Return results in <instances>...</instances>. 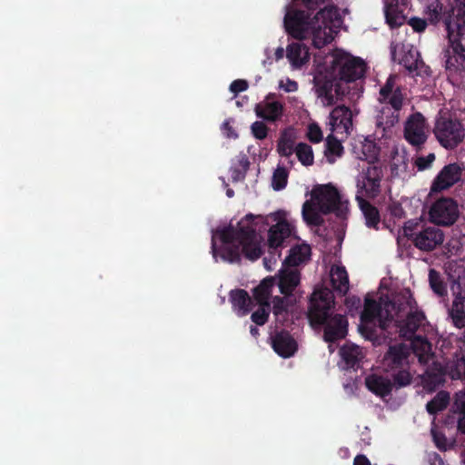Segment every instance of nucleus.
Segmentation results:
<instances>
[{
	"instance_id": "f257e3e1",
	"label": "nucleus",
	"mask_w": 465,
	"mask_h": 465,
	"mask_svg": "<svg viewBox=\"0 0 465 465\" xmlns=\"http://www.w3.org/2000/svg\"><path fill=\"white\" fill-rule=\"evenodd\" d=\"M262 223L270 225L268 230V247L270 252L282 247L289 238L298 239L294 225L286 218V213L277 211L266 216L245 215L234 227L232 223L217 229L212 237L213 256L219 252L223 261L239 262L243 254L251 261L258 260L262 249L256 232L257 225Z\"/></svg>"
},
{
	"instance_id": "bb28decb",
	"label": "nucleus",
	"mask_w": 465,
	"mask_h": 465,
	"mask_svg": "<svg viewBox=\"0 0 465 465\" xmlns=\"http://www.w3.org/2000/svg\"><path fill=\"white\" fill-rule=\"evenodd\" d=\"M230 301L233 310L239 316L247 315L254 307L252 298L243 289L231 291Z\"/></svg>"
},
{
	"instance_id": "8fccbe9b",
	"label": "nucleus",
	"mask_w": 465,
	"mask_h": 465,
	"mask_svg": "<svg viewBox=\"0 0 465 465\" xmlns=\"http://www.w3.org/2000/svg\"><path fill=\"white\" fill-rule=\"evenodd\" d=\"M251 131L256 139L263 140L268 134V128L264 123L256 121L251 125Z\"/></svg>"
},
{
	"instance_id": "7c9ffc66",
	"label": "nucleus",
	"mask_w": 465,
	"mask_h": 465,
	"mask_svg": "<svg viewBox=\"0 0 465 465\" xmlns=\"http://www.w3.org/2000/svg\"><path fill=\"white\" fill-rule=\"evenodd\" d=\"M331 282L333 290L340 295H345L349 291V276L343 266H332L331 269Z\"/></svg>"
},
{
	"instance_id": "e2e57ef3",
	"label": "nucleus",
	"mask_w": 465,
	"mask_h": 465,
	"mask_svg": "<svg viewBox=\"0 0 465 465\" xmlns=\"http://www.w3.org/2000/svg\"><path fill=\"white\" fill-rule=\"evenodd\" d=\"M326 0H302L303 4L308 8H313L316 7L322 4H323Z\"/></svg>"
},
{
	"instance_id": "423d86ee",
	"label": "nucleus",
	"mask_w": 465,
	"mask_h": 465,
	"mask_svg": "<svg viewBox=\"0 0 465 465\" xmlns=\"http://www.w3.org/2000/svg\"><path fill=\"white\" fill-rule=\"evenodd\" d=\"M403 94L396 85V76L390 75L380 89L378 100L384 104L378 115V125L383 130L394 126L400 120L399 112L403 104Z\"/></svg>"
},
{
	"instance_id": "de8ad7c7",
	"label": "nucleus",
	"mask_w": 465,
	"mask_h": 465,
	"mask_svg": "<svg viewBox=\"0 0 465 465\" xmlns=\"http://www.w3.org/2000/svg\"><path fill=\"white\" fill-rule=\"evenodd\" d=\"M425 223L422 220H409L404 223L403 235L409 240L416 233L419 232L420 228H423Z\"/></svg>"
},
{
	"instance_id": "9d476101",
	"label": "nucleus",
	"mask_w": 465,
	"mask_h": 465,
	"mask_svg": "<svg viewBox=\"0 0 465 465\" xmlns=\"http://www.w3.org/2000/svg\"><path fill=\"white\" fill-rule=\"evenodd\" d=\"M462 177V169L457 163H450L445 165L433 179L429 197L430 199L435 198L436 203H444L443 199H439L438 194L450 189Z\"/></svg>"
},
{
	"instance_id": "a211bd4d",
	"label": "nucleus",
	"mask_w": 465,
	"mask_h": 465,
	"mask_svg": "<svg viewBox=\"0 0 465 465\" xmlns=\"http://www.w3.org/2000/svg\"><path fill=\"white\" fill-rule=\"evenodd\" d=\"M410 349L404 343L391 345L383 356L382 364L386 371L409 367Z\"/></svg>"
},
{
	"instance_id": "393cba45",
	"label": "nucleus",
	"mask_w": 465,
	"mask_h": 465,
	"mask_svg": "<svg viewBox=\"0 0 465 465\" xmlns=\"http://www.w3.org/2000/svg\"><path fill=\"white\" fill-rule=\"evenodd\" d=\"M272 347L282 358L292 356L298 349L296 341L285 331H278L272 337Z\"/></svg>"
},
{
	"instance_id": "864d4df0",
	"label": "nucleus",
	"mask_w": 465,
	"mask_h": 465,
	"mask_svg": "<svg viewBox=\"0 0 465 465\" xmlns=\"http://www.w3.org/2000/svg\"><path fill=\"white\" fill-rule=\"evenodd\" d=\"M428 22L429 21L427 20V18L423 19L420 17L414 16L408 21V24L410 25V26H411L413 31L417 33H422L427 28Z\"/></svg>"
},
{
	"instance_id": "774afa93",
	"label": "nucleus",
	"mask_w": 465,
	"mask_h": 465,
	"mask_svg": "<svg viewBox=\"0 0 465 465\" xmlns=\"http://www.w3.org/2000/svg\"><path fill=\"white\" fill-rule=\"evenodd\" d=\"M227 195H228L229 197H232V196L233 195V191H232V190H231V189L227 190Z\"/></svg>"
},
{
	"instance_id": "6e6552de",
	"label": "nucleus",
	"mask_w": 465,
	"mask_h": 465,
	"mask_svg": "<svg viewBox=\"0 0 465 465\" xmlns=\"http://www.w3.org/2000/svg\"><path fill=\"white\" fill-rule=\"evenodd\" d=\"M383 170L380 164H369L357 176L356 200L359 203H369L381 193Z\"/></svg>"
},
{
	"instance_id": "c756f323",
	"label": "nucleus",
	"mask_w": 465,
	"mask_h": 465,
	"mask_svg": "<svg viewBox=\"0 0 465 465\" xmlns=\"http://www.w3.org/2000/svg\"><path fill=\"white\" fill-rule=\"evenodd\" d=\"M301 273L297 270L282 271L278 280V287L282 294L292 296V292L299 285Z\"/></svg>"
},
{
	"instance_id": "49530a36",
	"label": "nucleus",
	"mask_w": 465,
	"mask_h": 465,
	"mask_svg": "<svg viewBox=\"0 0 465 465\" xmlns=\"http://www.w3.org/2000/svg\"><path fill=\"white\" fill-rule=\"evenodd\" d=\"M271 305H259V308L252 313V321L259 326L264 325L269 319Z\"/></svg>"
},
{
	"instance_id": "0e129e2a",
	"label": "nucleus",
	"mask_w": 465,
	"mask_h": 465,
	"mask_svg": "<svg viewBox=\"0 0 465 465\" xmlns=\"http://www.w3.org/2000/svg\"><path fill=\"white\" fill-rule=\"evenodd\" d=\"M458 430L465 434V413H463L462 417H460L458 420Z\"/></svg>"
},
{
	"instance_id": "4468645a",
	"label": "nucleus",
	"mask_w": 465,
	"mask_h": 465,
	"mask_svg": "<svg viewBox=\"0 0 465 465\" xmlns=\"http://www.w3.org/2000/svg\"><path fill=\"white\" fill-rule=\"evenodd\" d=\"M348 205H302V218L310 226H321L324 220L322 214L335 213L343 218L347 213Z\"/></svg>"
},
{
	"instance_id": "bf43d9fd",
	"label": "nucleus",
	"mask_w": 465,
	"mask_h": 465,
	"mask_svg": "<svg viewBox=\"0 0 465 465\" xmlns=\"http://www.w3.org/2000/svg\"><path fill=\"white\" fill-rule=\"evenodd\" d=\"M248 88V84L244 80H235L230 85L231 92L237 94L245 91Z\"/></svg>"
},
{
	"instance_id": "79ce46f5",
	"label": "nucleus",
	"mask_w": 465,
	"mask_h": 465,
	"mask_svg": "<svg viewBox=\"0 0 465 465\" xmlns=\"http://www.w3.org/2000/svg\"><path fill=\"white\" fill-rule=\"evenodd\" d=\"M369 228L378 229L381 222L380 212L375 205H359Z\"/></svg>"
},
{
	"instance_id": "7ed1b4c3",
	"label": "nucleus",
	"mask_w": 465,
	"mask_h": 465,
	"mask_svg": "<svg viewBox=\"0 0 465 465\" xmlns=\"http://www.w3.org/2000/svg\"><path fill=\"white\" fill-rule=\"evenodd\" d=\"M339 9L328 5L321 9L313 17L303 11L288 9L284 17V26L289 35L297 39L311 37L317 48L330 44L341 25Z\"/></svg>"
},
{
	"instance_id": "0eeeda50",
	"label": "nucleus",
	"mask_w": 465,
	"mask_h": 465,
	"mask_svg": "<svg viewBox=\"0 0 465 465\" xmlns=\"http://www.w3.org/2000/svg\"><path fill=\"white\" fill-rule=\"evenodd\" d=\"M359 331L366 340L378 341L381 336L386 337L385 331L391 325V318L388 314L382 317L381 303L372 298L366 297L363 311L361 313Z\"/></svg>"
},
{
	"instance_id": "4be33fe9",
	"label": "nucleus",
	"mask_w": 465,
	"mask_h": 465,
	"mask_svg": "<svg viewBox=\"0 0 465 465\" xmlns=\"http://www.w3.org/2000/svg\"><path fill=\"white\" fill-rule=\"evenodd\" d=\"M403 316H405V319L400 321L398 318L397 320H394L392 324L396 329H399L401 336L411 339L422 324L425 315L421 311H418L415 308L414 310L403 314Z\"/></svg>"
},
{
	"instance_id": "c9c22d12",
	"label": "nucleus",
	"mask_w": 465,
	"mask_h": 465,
	"mask_svg": "<svg viewBox=\"0 0 465 465\" xmlns=\"http://www.w3.org/2000/svg\"><path fill=\"white\" fill-rule=\"evenodd\" d=\"M422 5V12L429 23L436 25L440 22L442 6L439 0H420Z\"/></svg>"
},
{
	"instance_id": "680f3d73",
	"label": "nucleus",
	"mask_w": 465,
	"mask_h": 465,
	"mask_svg": "<svg viewBox=\"0 0 465 465\" xmlns=\"http://www.w3.org/2000/svg\"><path fill=\"white\" fill-rule=\"evenodd\" d=\"M353 465H371L369 459L363 454H358L353 460Z\"/></svg>"
},
{
	"instance_id": "3c124183",
	"label": "nucleus",
	"mask_w": 465,
	"mask_h": 465,
	"mask_svg": "<svg viewBox=\"0 0 465 465\" xmlns=\"http://www.w3.org/2000/svg\"><path fill=\"white\" fill-rule=\"evenodd\" d=\"M435 160L434 153H429L427 156H420L415 160V165L419 171H423L430 167Z\"/></svg>"
},
{
	"instance_id": "58836bf2",
	"label": "nucleus",
	"mask_w": 465,
	"mask_h": 465,
	"mask_svg": "<svg viewBox=\"0 0 465 465\" xmlns=\"http://www.w3.org/2000/svg\"><path fill=\"white\" fill-rule=\"evenodd\" d=\"M296 156L299 162L304 166H311L314 163V154L311 145L300 143L295 146Z\"/></svg>"
},
{
	"instance_id": "37998d69",
	"label": "nucleus",
	"mask_w": 465,
	"mask_h": 465,
	"mask_svg": "<svg viewBox=\"0 0 465 465\" xmlns=\"http://www.w3.org/2000/svg\"><path fill=\"white\" fill-rule=\"evenodd\" d=\"M421 382L427 391H433L442 382V375L435 371L427 370L421 375Z\"/></svg>"
},
{
	"instance_id": "aec40b11",
	"label": "nucleus",
	"mask_w": 465,
	"mask_h": 465,
	"mask_svg": "<svg viewBox=\"0 0 465 465\" xmlns=\"http://www.w3.org/2000/svg\"><path fill=\"white\" fill-rule=\"evenodd\" d=\"M459 205H423L422 212L429 208L430 221L436 225H452L459 217Z\"/></svg>"
},
{
	"instance_id": "69168bd1",
	"label": "nucleus",
	"mask_w": 465,
	"mask_h": 465,
	"mask_svg": "<svg viewBox=\"0 0 465 465\" xmlns=\"http://www.w3.org/2000/svg\"><path fill=\"white\" fill-rule=\"evenodd\" d=\"M250 332L253 337L259 336V329L256 326L251 325L250 327Z\"/></svg>"
},
{
	"instance_id": "412c9836",
	"label": "nucleus",
	"mask_w": 465,
	"mask_h": 465,
	"mask_svg": "<svg viewBox=\"0 0 465 465\" xmlns=\"http://www.w3.org/2000/svg\"><path fill=\"white\" fill-rule=\"evenodd\" d=\"M272 96V94H269L262 102L256 104L254 112L257 117L274 123L280 121L283 116L284 105L280 101L274 100Z\"/></svg>"
},
{
	"instance_id": "09e8293b",
	"label": "nucleus",
	"mask_w": 465,
	"mask_h": 465,
	"mask_svg": "<svg viewBox=\"0 0 465 465\" xmlns=\"http://www.w3.org/2000/svg\"><path fill=\"white\" fill-rule=\"evenodd\" d=\"M307 137L308 139L315 143H318L322 141L323 134L316 123H310L307 127Z\"/></svg>"
},
{
	"instance_id": "a18cd8bd",
	"label": "nucleus",
	"mask_w": 465,
	"mask_h": 465,
	"mask_svg": "<svg viewBox=\"0 0 465 465\" xmlns=\"http://www.w3.org/2000/svg\"><path fill=\"white\" fill-rule=\"evenodd\" d=\"M288 173L284 167L279 166L275 169L272 178V186L274 190L279 191L286 186Z\"/></svg>"
},
{
	"instance_id": "4c0bfd02",
	"label": "nucleus",
	"mask_w": 465,
	"mask_h": 465,
	"mask_svg": "<svg viewBox=\"0 0 465 465\" xmlns=\"http://www.w3.org/2000/svg\"><path fill=\"white\" fill-rule=\"evenodd\" d=\"M335 134L331 133L326 139L327 144V159L328 162L332 163L338 157L343 153V147L341 143L334 137Z\"/></svg>"
},
{
	"instance_id": "9b49d317",
	"label": "nucleus",
	"mask_w": 465,
	"mask_h": 465,
	"mask_svg": "<svg viewBox=\"0 0 465 465\" xmlns=\"http://www.w3.org/2000/svg\"><path fill=\"white\" fill-rule=\"evenodd\" d=\"M450 291L454 296L449 316L453 325L459 329L465 327V278L453 280Z\"/></svg>"
},
{
	"instance_id": "13d9d810",
	"label": "nucleus",
	"mask_w": 465,
	"mask_h": 465,
	"mask_svg": "<svg viewBox=\"0 0 465 465\" xmlns=\"http://www.w3.org/2000/svg\"><path fill=\"white\" fill-rule=\"evenodd\" d=\"M388 210L391 215L396 220H401L405 216L402 205H388Z\"/></svg>"
},
{
	"instance_id": "39448f33",
	"label": "nucleus",
	"mask_w": 465,
	"mask_h": 465,
	"mask_svg": "<svg viewBox=\"0 0 465 465\" xmlns=\"http://www.w3.org/2000/svg\"><path fill=\"white\" fill-rule=\"evenodd\" d=\"M448 44L443 49V58L448 70L457 71L465 62V2H456L445 19Z\"/></svg>"
},
{
	"instance_id": "5fc2aeb1",
	"label": "nucleus",
	"mask_w": 465,
	"mask_h": 465,
	"mask_svg": "<svg viewBox=\"0 0 465 465\" xmlns=\"http://www.w3.org/2000/svg\"><path fill=\"white\" fill-rule=\"evenodd\" d=\"M431 435L434 440L435 445L440 450H446L447 449V438L444 433L437 430L436 429H431Z\"/></svg>"
},
{
	"instance_id": "6e6d98bb",
	"label": "nucleus",
	"mask_w": 465,
	"mask_h": 465,
	"mask_svg": "<svg viewBox=\"0 0 465 465\" xmlns=\"http://www.w3.org/2000/svg\"><path fill=\"white\" fill-rule=\"evenodd\" d=\"M279 89L286 93H293L298 90V84L290 78H282L278 83Z\"/></svg>"
},
{
	"instance_id": "338daca9",
	"label": "nucleus",
	"mask_w": 465,
	"mask_h": 465,
	"mask_svg": "<svg viewBox=\"0 0 465 465\" xmlns=\"http://www.w3.org/2000/svg\"><path fill=\"white\" fill-rule=\"evenodd\" d=\"M350 302H351V305H354L356 303L359 305L361 303V300L359 298L352 297L347 300V304H349Z\"/></svg>"
},
{
	"instance_id": "f704fd0d",
	"label": "nucleus",
	"mask_w": 465,
	"mask_h": 465,
	"mask_svg": "<svg viewBox=\"0 0 465 465\" xmlns=\"http://www.w3.org/2000/svg\"><path fill=\"white\" fill-rule=\"evenodd\" d=\"M450 393L446 391H440L427 404L426 411L430 415L435 416L444 411L450 404Z\"/></svg>"
},
{
	"instance_id": "c85d7f7f",
	"label": "nucleus",
	"mask_w": 465,
	"mask_h": 465,
	"mask_svg": "<svg viewBox=\"0 0 465 465\" xmlns=\"http://www.w3.org/2000/svg\"><path fill=\"white\" fill-rule=\"evenodd\" d=\"M287 58L293 69H299L309 62V49L303 44H292L287 47Z\"/></svg>"
},
{
	"instance_id": "473e14b6",
	"label": "nucleus",
	"mask_w": 465,
	"mask_h": 465,
	"mask_svg": "<svg viewBox=\"0 0 465 465\" xmlns=\"http://www.w3.org/2000/svg\"><path fill=\"white\" fill-rule=\"evenodd\" d=\"M274 284V279L272 277H267L252 290L253 299L259 305H271L269 299L272 295Z\"/></svg>"
},
{
	"instance_id": "2eb2a0df",
	"label": "nucleus",
	"mask_w": 465,
	"mask_h": 465,
	"mask_svg": "<svg viewBox=\"0 0 465 465\" xmlns=\"http://www.w3.org/2000/svg\"><path fill=\"white\" fill-rule=\"evenodd\" d=\"M309 195L311 203H348L349 202L343 191L331 183L314 185Z\"/></svg>"
},
{
	"instance_id": "f3484780",
	"label": "nucleus",
	"mask_w": 465,
	"mask_h": 465,
	"mask_svg": "<svg viewBox=\"0 0 465 465\" xmlns=\"http://www.w3.org/2000/svg\"><path fill=\"white\" fill-rule=\"evenodd\" d=\"M328 125L331 133L347 137L352 130V113L344 106L335 107L329 115Z\"/></svg>"
},
{
	"instance_id": "a19ab883",
	"label": "nucleus",
	"mask_w": 465,
	"mask_h": 465,
	"mask_svg": "<svg viewBox=\"0 0 465 465\" xmlns=\"http://www.w3.org/2000/svg\"><path fill=\"white\" fill-rule=\"evenodd\" d=\"M292 306L291 296H275L272 298V313L276 318L288 313L290 307Z\"/></svg>"
},
{
	"instance_id": "f03ea898",
	"label": "nucleus",
	"mask_w": 465,
	"mask_h": 465,
	"mask_svg": "<svg viewBox=\"0 0 465 465\" xmlns=\"http://www.w3.org/2000/svg\"><path fill=\"white\" fill-rule=\"evenodd\" d=\"M367 70L365 61L342 49L327 54L322 61L315 59L313 84L323 106L336 104L345 94L344 83L361 79Z\"/></svg>"
},
{
	"instance_id": "f8f14e48",
	"label": "nucleus",
	"mask_w": 465,
	"mask_h": 465,
	"mask_svg": "<svg viewBox=\"0 0 465 465\" xmlns=\"http://www.w3.org/2000/svg\"><path fill=\"white\" fill-rule=\"evenodd\" d=\"M417 303L412 297L410 289H403L392 295L391 299L384 304L385 313L389 318H391V323L394 322V317L401 318L403 314L414 310Z\"/></svg>"
},
{
	"instance_id": "ea45409f",
	"label": "nucleus",
	"mask_w": 465,
	"mask_h": 465,
	"mask_svg": "<svg viewBox=\"0 0 465 465\" xmlns=\"http://www.w3.org/2000/svg\"><path fill=\"white\" fill-rule=\"evenodd\" d=\"M429 282L430 288L438 296L444 297L447 295L446 284L441 279L440 273L434 269H430L429 272Z\"/></svg>"
},
{
	"instance_id": "ddd939ff",
	"label": "nucleus",
	"mask_w": 465,
	"mask_h": 465,
	"mask_svg": "<svg viewBox=\"0 0 465 465\" xmlns=\"http://www.w3.org/2000/svg\"><path fill=\"white\" fill-rule=\"evenodd\" d=\"M428 137V126L420 113L411 114L404 123V138L413 146L423 144Z\"/></svg>"
},
{
	"instance_id": "20e7f679",
	"label": "nucleus",
	"mask_w": 465,
	"mask_h": 465,
	"mask_svg": "<svg viewBox=\"0 0 465 465\" xmlns=\"http://www.w3.org/2000/svg\"><path fill=\"white\" fill-rule=\"evenodd\" d=\"M334 295L328 288L315 290L310 299L308 318L312 328H323V340L333 343L343 340L348 334V319L345 315L333 313Z\"/></svg>"
},
{
	"instance_id": "4d7b16f0",
	"label": "nucleus",
	"mask_w": 465,
	"mask_h": 465,
	"mask_svg": "<svg viewBox=\"0 0 465 465\" xmlns=\"http://www.w3.org/2000/svg\"><path fill=\"white\" fill-rule=\"evenodd\" d=\"M232 119H228V120L224 121L223 124H222V130H223V134L227 138H233V139H235V138L238 137V134L234 131V129H233V127L232 125Z\"/></svg>"
},
{
	"instance_id": "1a4fd4ad",
	"label": "nucleus",
	"mask_w": 465,
	"mask_h": 465,
	"mask_svg": "<svg viewBox=\"0 0 465 465\" xmlns=\"http://www.w3.org/2000/svg\"><path fill=\"white\" fill-rule=\"evenodd\" d=\"M434 134L440 145L447 149L456 147L465 137L460 122L445 116H440L436 120Z\"/></svg>"
},
{
	"instance_id": "5701e85b",
	"label": "nucleus",
	"mask_w": 465,
	"mask_h": 465,
	"mask_svg": "<svg viewBox=\"0 0 465 465\" xmlns=\"http://www.w3.org/2000/svg\"><path fill=\"white\" fill-rule=\"evenodd\" d=\"M384 15L386 23L391 27H397L406 20V9L408 7L407 0H383Z\"/></svg>"
},
{
	"instance_id": "c03bdc74",
	"label": "nucleus",
	"mask_w": 465,
	"mask_h": 465,
	"mask_svg": "<svg viewBox=\"0 0 465 465\" xmlns=\"http://www.w3.org/2000/svg\"><path fill=\"white\" fill-rule=\"evenodd\" d=\"M409 368L410 366L398 369L396 371H391L392 372L391 376L393 385H396L398 388H401L411 384L412 376L409 371Z\"/></svg>"
},
{
	"instance_id": "dca6fc26",
	"label": "nucleus",
	"mask_w": 465,
	"mask_h": 465,
	"mask_svg": "<svg viewBox=\"0 0 465 465\" xmlns=\"http://www.w3.org/2000/svg\"><path fill=\"white\" fill-rule=\"evenodd\" d=\"M410 240L419 250L429 252L443 242L444 234L441 230L435 226L424 225Z\"/></svg>"
},
{
	"instance_id": "052dcab7",
	"label": "nucleus",
	"mask_w": 465,
	"mask_h": 465,
	"mask_svg": "<svg viewBox=\"0 0 465 465\" xmlns=\"http://www.w3.org/2000/svg\"><path fill=\"white\" fill-rule=\"evenodd\" d=\"M429 464L430 465H445L444 460L440 457V454L433 452L429 455Z\"/></svg>"
},
{
	"instance_id": "e433bc0d",
	"label": "nucleus",
	"mask_w": 465,
	"mask_h": 465,
	"mask_svg": "<svg viewBox=\"0 0 465 465\" xmlns=\"http://www.w3.org/2000/svg\"><path fill=\"white\" fill-rule=\"evenodd\" d=\"M249 168V161L246 155L240 154L238 155L235 160L233 161L232 167H231V173H232V179L234 182L241 181L244 178L245 173Z\"/></svg>"
},
{
	"instance_id": "b1692460",
	"label": "nucleus",
	"mask_w": 465,
	"mask_h": 465,
	"mask_svg": "<svg viewBox=\"0 0 465 465\" xmlns=\"http://www.w3.org/2000/svg\"><path fill=\"white\" fill-rule=\"evenodd\" d=\"M352 153L360 160L367 161L369 164H378L380 149L373 140L359 137L352 143Z\"/></svg>"
},
{
	"instance_id": "6ab92c4d",
	"label": "nucleus",
	"mask_w": 465,
	"mask_h": 465,
	"mask_svg": "<svg viewBox=\"0 0 465 465\" xmlns=\"http://www.w3.org/2000/svg\"><path fill=\"white\" fill-rule=\"evenodd\" d=\"M391 55L410 72H416L423 67L419 52L411 45L392 46Z\"/></svg>"
},
{
	"instance_id": "72a5a7b5",
	"label": "nucleus",
	"mask_w": 465,
	"mask_h": 465,
	"mask_svg": "<svg viewBox=\"0 0 465 465\" xmlns=\"http://www.w3.org/2000/svg\"><path fill=\"white\" fill-rule=\"evenodd\" d=\"M296 135L293 129H287L281 134L277 151L282 156H290L295 152Z\"/></svg>"
},
{
	"instance_id": "603ef678",
	"label": "nucleus",
	"mask_w": 465,
	"mask_h": 465,
	"mask_svg": "<svg viewBox=\"0 0 465 465\" xmlns=\"http://www.w3.org/2000/svg\"><path fill=\"white\" fill-rule=\"evenodd\" d=\"M264 53L266 59L263 61V64H272L274 61H279L284 55V50L282 47H278L273 54H272V50L269 48H266Z\"/></svg>"
},
{
	"instance_id": "cd10ccee",
	"label": "nucleus",
	"mask_w": 465,
	"mask_h": 465,
	"mask_svg": "<svg viewBox=\"0 0 465 465\" xmlns=\"http://www.w3.org/2000/svg\"><path fill=\"white\" fill-rule=\"evenodd\" d=\"M311 246L305 242L295 244L289 250L288 256L283 261V265L296 267L308 262L311 258Z\"/></svg>"
},
{
	"instance_id": "a878e982",
	"label": "nucleus",
	"mask_w": 465,
	"mask_h": 465,
	"mask_svg": "<svg viewBox=\"0 0 465 465\" xmlns=\"http://www.w3.org/2000/svg\"><path fill=\"white\" fill-rule=\"evenodd\" d=\"M367 389L381 398L389 396L393 389L392 381L386 377L371 374L365 378Z\"/></svg>"
},
{
	"instance_id": "2f4dec72",
	"label": "nucleus",
	"mask_w": 465,
	"mask_h": 465,
	"mask_svg": "<svg viewBox=\"0 0 465 465\" xmlns=\"http://www.w3.org/2000/svg\"><path fill=\"white\" fill-rule=\"evenodd\" d=\"M340 354L347 368H359L363 358V354L360 346L355 344L343 345L340 349Z\"/></svg>"
}]
</instances>
